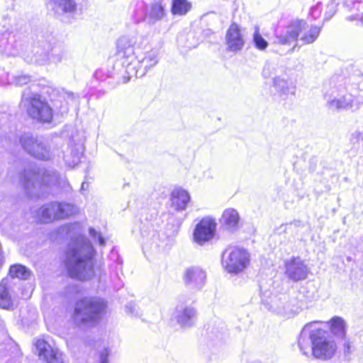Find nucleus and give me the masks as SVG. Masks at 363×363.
Listing matches in <instances>:
<instances>
[{
  "mask_svg": "<svg viewBox=\"0 0 363 363\" xmlns=\"http://www.w3.org/2000/svg\"><path fill=\"white\" fill-rule=\"evenodd\" d=\"M327 106L333 111H356L363 105V76L349 79L333 77L324 93Z\"/></svg>",
  "mask_w": 363,
  "mask_h": 363,
  "instance_id": "1",
  "label": "nucleus"
},
{
  "mask_svg": "<svg viewBox=\"0 0 363 363\" xmlns=\"http://www.w3.org/2000/svg\"><path fill=\"white\" fill-rule=\"evenodd\" d=\"M138 36L130 35L121 37L117 42V57L125 68L126 73L131 77H141L159 62V51L152 49L143 57L135 56V46Z\"/></svg>",
  "mask_w": 363,
  "mask_h": 363,
  "instance_id": "2",
  "label": "nucleus"
},
{
  "mask_svg": "<svg viewBox=\"0 0 363 363\" xmlns=\"http://www.w3.org/2000/svg\"><path fill=\"white\" fill-rule=\"evenodd\" d=\"M320 323L314 321L303 327L298 338V347L306 356L312 354L318 359H330L337 352V345L328 332L318 326Z\"/></svg>",
  "mask_w": 363,
  "mask_h": 363,
  "instance_id": "3",
  "label": "nucleus"
},
{
  "mask_svg": "<svg viewBox=\"0 0 363 363\" xmlns=\"http://www.w3.org/2000/svg\"><path fill=\"white\" fill-rule=\"evenodd\" d=\"M21 182L31 196H40L48 189H59L69 191L71 186L65 174L52 168L36 169L29 167L24 170Z\"/></svg>",
  "mask_w": 363,
  "mask_h": 363,
  "instance_id": "4",
  "label": "nucleus"
},
{
  "mask_svg": "<svg viewBox=\"0 0 363 363\" xmlns=\"http://www.w3.org/2000/svg\"><path fill=\"white\" fill-rule=\"evenodd\" d=\"M94 248L84 237L78 238L67 250L65 265L68 275L78 280H86L93 277Z\"/></svg>",
  "mask_w": 363,
  "mask_h": 363,
  "instance_id": "5",
  "label": "nucleus"
},
{
  "mask_svg": "<svg viewBox=\"0 0 363 363\" xmlns=\"http://www.w3.org/2000/svg\"><path fill=\"white\" fill-rule=\"evenodd\" d=\"M106 303L99 297H84L75 305L73 314L74 322L79 326L94 325L101 318Z\"/></svg>",
  "mask_w": 363,
  "mask_h": 363,
  "instance_id": "6",
  "label": "nucleus"
},
{
  "mask_svg": "<svg viewBox=\"0 0 363 363\" xmlns=\"http://www.w3.org/2000/svg\"><path fill=\"white\" fill-rule=\"evenodd\" d=\"M21 106L33 119L41 123H49L52 119V109L40 95L24 91L21 96Z\"/></svg>",
  "mask_w": 363,
  "mask_h": 363,
  "instance_id": "7",
  "label": "nucleus"
},
{
  "mask_svg": "<svg viewBox=\"0 0 363 363\" xmlns=\"http://www.w3.org/2000/svg\"><path fill=\"white\" fill-rule=\"evenodd\" d=\"M19 142L23 149L36 160L50 161L55 157V149L48 140L26 133L21 135Z\"/></svg>",
  "mask_w": 363,
  "mask_h": 363,
  "instance_id": "8",
  "label": "nucleus"
},
{
  "mask_svg": "<svg viewBox=\"0 0 363 363\" xmlns=\"http://www.w3.org/2000/svg\"><path fill=\"white\" fill-rule=\"evenodd\" d=\"M250 263V255L243 248L230 247L222 255V265L228 273L238 274L245 269Z\"/></svg>",
  "mask_w": 363,
  "mask_h": 363,
  "instance_id": "9",
  "label": "nucleus"
},
{
  "mask_svg": "<svg viewBox=\"0 0 363 363\" xmlns=\"http://www.w3.org/2000/svg\"><path fill=\"white\" fill-rule=\"evenodd\" d=\"M306 26V22L303 20L292 21L283 30L276 31L274 43L279 45H290L292 43L297 41L298 37Z\"/></svg>",
  "mask_w": 363,
  "mask_h": 363,
  "instance_id": "10",
  "label": "nucleus"
},
{
  "mask_svg": "<svg viewBox=\"0 0 363 363\" xmlns=\"http://www.w3.org/2000/svg\"><path fill=\"white\" fill-rule=\"evenodd\" d=\"M4 24L0 26V52L8 55H16L18 53V44L13 34L14 28L5 19Z\"/></svg>",
  "mask_w": 363,
  "mask_h": 363,
  "instance_id": "11",
  "label": "nucleus"
},
{
  "mask_svg": "<svg viewBox=\"0 0 363 363\" xmlns=\"http://www.w3.org/2000/svg\"><path fill=\"white\" fill-rule=\"evenodd\" d=\"M217 223L211 217L203 218L195 227L193 238L195 242L200 245L210 241L215 236Z\"/></svg>",
  "mask_w": 363,
  "mask_h": 363,
  "instance_id": "12",
  "label": "nucleus"
},
{
  "mask_svg": "<svg viewBox=\"0 0 363 363\" xmlns=\"http://www.w3.org/2000/svg\"><path fill=\"white\" fill-rule=\"evenodd\" d=\"M269 309L277 315L283 317H291L297 311L295 300H291L288 294H281L274 297L270 303Z\"/></svg>",
  "mask_w": 363,
  "mask_h": 363,
  "instance_id": "13",
  "label": "nucleus"
},
{
  "mask_svg": "<svg viewBox=\"0 0 363 363\" xmlns=\"http://www.w3.org/2000/svg\"><path fill=\"white\" fill-rule=\"evenodd\" d=\"M50 43L39 41L24 54L25 60L29 63L44 65L50 63Z\"/></svg>",
  "mask_w": 363,
  "mask_h": 363,
  "instance_id": "14",
  "label": "nucleus"
},
{
  "mask_svg": "<svg viewBox=\"0 0 363 363\" xmlns=\"http://www.w3.org/2000/svg\"><path fill=\"white\" fill-rule=\"evenodd\" d=\"M309 269L299 257H293L285 262V274L293 281H299L307 278Z\"/></svg>",
  "mask_w": 363,
  "mask_h": 363,
  "instance_id": "15",
  "label": "nucleus"
},
{
  "mask_svg": "<svg viewBox=\"0 0 363 363\" xmlns=\"http://www.w3.org/2000/svg\"><path fill=\"white\" fill-rule=\"evenodd\" d=\"M225 44L227 50L232 52H238L243 49L245 40L241 28L237 23H233L228 28L225 34Z\"/></svg>",
  "mask_w": 363,
  "mask_h": 363,
  "instance_id": "16",
  "label": "nucleus"
},
{
  "mask_svg": "<svg viewBox=\"0 0 363 363\" xmlns=\"http://www.w3.org/2000/svg\"><path fill=\"white\" fill-rule=\"evenodd\" d=\"M183 279L189 289L200 290L206 283V273L199 267H191L185 270Z\"/></svg>",
  "mask_w": 363,
  "mask_h": 363,
  "instance_id": "17",
  "label": "nucleus"
},
{
  "mask_svg": "<svg viewBox=\"0 0 363 363\" xmlns=\"http://www.w3.org/2000/svg\"><path fill=\"white\" fill-rule=\"evenodd\" d=\"M35 346L40 358L45 360L47 363H64L62 353L57 349H53L44 340H38Z\"/></svg>",
  "mask_w": 363,
  "mask_h": 363,
  "instance_id": "18",
  "label": "nucleus"
},
{
  "mask_svg": "<svg viewBox=\"0 0 363 363\" xmlns=\"http://www.w3.org/2000/svg\"><path fill=\"white\" fill-rule=\"evenodd\" d=\"M172 317L181 327L189 328L194 323L196 311L192 306L181 303L176 306Z\"/></svg>",
  "mask_w": 363,
  "mask_h": 363,
  "instance_id": "19",
  "label": "nucleus"
},
{
  "mask_svg": "<svg viewBox=\"0 0 363 363\" xmlns=\"http://www.w3.org/2000/svg\"><path fill=\"white\" fill-rule=\"evenodd\" d=\"M52 9L59 16H73L77 11L74 0H50Z\"/></svg>",
  "mask_w": 363,
  "mask_h": 363,
  "instance_id": "20",
  "label": "nucleus"
},
{
  "mask_svg": "<svg viewBox=\"0 0 363 363\" xmlns=\"http://www.w3.org/2000/svg\"><path fill=\"white\" fill-rule=\"evenodd\" d=\"M83 147L79 145H68L65 150H62V158L65 164L69 167H74L79 164L82 155Z\"/></svg>",
  "mask_w": 363,
  "mask_h": 363,
  "instance_id": "21",
  "label": "nucleus"
},
{
  "mask_svg": "<svg viewBox=\"0 0 363 363\" xmlns=\"http://www.w3.org/2000/svg\"><path fill=\"white\" fill-rule=\"evenodd\" d=\"M272 88L274 89L275 94L281 99H286L289 95L294 96L296 92V87L292 84L280 76L273 78Z\"/></svg>",
  "mask_w": 363,
  "mask_h": 363,
  "instance_id": "22",
  "label": "nucleus"
},
{
  "mask_svg": "<svg viewBox=\"0 0 363 363\" xmlns=\"http://www.w3.org/2000/svg\"><path fill=\"white\" fill-rule=\"evenodd\" d=\"M220 223L224 228L230 231H235L239 227L240 216L233 208L225 209L222 215Z\"/></svg>",
  "mask_w": 363,
  "mask_h": 363,
  "instance_id": "23",
  "label": "nucleus"
},
{
  "mask_svg": "<svg viewBox=\"0 0 363 363\" xmlns=\"http://www.w3.org/2000/svg\"><path fill=\"white\" fill-rule=\"evenodd\" d=\"M190 201L189 193L182 189H174L172 193V204L177 211L185 210Z\"/></svg>",
  "mask_w": 363,
  "mask_h": 363,
  "instance_id": "24",
  "label": "nucleus"
},
{
  "mask_svg": "<svg viewBox=\"0 0 363 363\" xmlns=\"http://www.w3.org/2000/svg\"><path fill=\"white\" fill-rule=\"evenodd\" d=\"M57 202H51L45 204L39 208L38 216L42 223H48L57 219Z\"/></svg>",
  "mask_w": 363,
  "mask_h": 363,
  "instance_id": "25",
  "label": "nucleus"
},
{
  "mask_svg": "<svg viewBox=\"0 0 363 363\" xmlns=\"http://www.w3.org/2000/svg\"><path fill=\"white\" fill-rule=\"evenodd\" d=\"M74 100V95L72 93L63 92L57 99L52 100L53 106L61 113L68 111V106L70 102Z\"/></svg>",
  "mask_w": 363,
  "mask_h": 363,
  "instance_id": "26",
  "label": "nucleus"
},
{
  "mask_svg": "<svg viewBox=\"0 0 363 363\" xmlns=\"http://www.w3.org/2000/svg\"><path fill=\"white\" fill-rule=\"evenodd\" d=\"M321 27L317 26H311L308 28V24L300 33V40L303 44L313 43L319 36Z\"/></svg>",
  "mask_w": 363,
  "mask_h": 363,
  "instance_id": "27",
  "label": "nucleus"
},
{
  "mask_svg": "<svg viewBox=\"0 0 363 363\" xmlns=\"http://www.w3.org/2000/svg\"><path fill=\"white\" fill-rule=\"evenodd\" d=\"M164 7L161 3H154L147 14V18L150 23L155 24L156 22L161 21L165 16Z\"/></svg>",
  "mask_w": 363,
  "mask_h": 363,
  "instance_id": "28",
  "label": "nucleus"
},
{
  "mask_svg": "<svg viewBox=\"0 0 363 363\" xmlns=\"http://www.w3.org/2000/svg\"><path fill=\"white\" fill-rule=\"evenodd\" d=\"M57 219L61 220L75 215L79 212L78 208L72 203L66 202H57Z\"/></svg>",
  "mask_w": 363,
  "mask_h": 363,
  "instance_id": "29",
  "label": "nucleus"
},
{
  "mask_svg": "<svg viewBox=\"0 0 363 363\" xmlns=\"http://www.w3.org/2000/svg\"><path fill=\"white\" fill-rule=\"evenodd\" d=\"M66 55L65 45L60 43H50V63L60 62Z\"/></svg>",
  "mask_w": 363,
  "mask_h": 363,
  "instance_id": "30",
  "label": "nucleus"
},
{
  "mask_svg": "<svg viewBox=\"0 0 363 363\" xmlns=\"http://www.w3.org/2000/svg\"><path fill=\"white\" fill-rule=\"evenodd\" d=\"M12 306L13 303L6 283L2 281L0 283V307L9 310L11 308Z\"/></svg>",
  "mask_w": 363,
  "mask_h": 363,
  "instance_id": "31",
  "label": "nucleus"
},
{
  "mask_svg": "<svg viewBox=\"0 0 363 363\" xmlns=\"http://www.w3.org/2000/svg\"><path fill=\"white\" fill-rule=\"evenodd\" d=\"M329 324L331 332L334 335L340 337H343L345 335V323L342 318L333 317Z\"/></svg>",
  "mask_w": 363,
  "mask_h": 363,
  "instance_id": "32",
  "label": "nucleus"
},
{
  "mask_svg": "<svg viewBox=\"0 0 363 363\" xmlns=\"http://www.w3.org/2000/svg\"><path fill=\"white\" fill-rule=\"evenodd\" d=\"M9 274L13 278L26 280L30 277L31 272L21 264H14L10 267Z\"/></svg>",
  "mask_w": 363,
  "mask_h": 363,
  "instance_id": "33",
  "label": "nucleus"
},
{
  "mask_svg": "<svg viewBox=\"0 0 363 363\" xmlns=\"http://www.w3.org/2000/svg\"><path fill=\"white\" fill-rule=\"evenodd\" d=\"M252 43L255 48L259 51H265L269 46V43L261 35L258 26L255 27L252 34Z\"/></svg>",
  "mask_w": 363,
  "mask_h": 363,
  "instance_id": "34",
  "label": "nucleus"
},
{
  "mask_svg": "<svg viewBox=\"0 0 363 363\" xmlns=\"http://www.w3.org/2000/svg\"><path fill=\"white\" fill-rule=\"evenodd\" d=\"M191 5L186 0H173L172 12L174 15H184L190 9Z\"/></svg>",
  "mask_w": 363,
  "mask_h": 363,
  "instance_id": "35",
  "label": "nucleus"
},
{
  "mask_svg": "<svg viewBox=\"0 0 363 363\" xmlns=\"http://www.w3.org/2000/svg\"><path fill=\"white\" fill-rule=\"evenodd\" d=\"M8 82L16 86H23L30 82V77L26 74H8Z\"/></svg>",
  "mask_w": 363,
  "mask_h": 363,
  "instance_id": "36",
  "label": "nucleus"
},
{
  "mask_svg": "<svg viewBox=\"0 0 363 363\" xmlns=\"http://www.w3.org/2000/svg\"><path fill=\"white\" fill-rule=\"evenodd\" d=\"M340 0H331L327 5L324 14V21L330 20L335 13Z\"/></svg>",
  "mask_w": 363,
  "mask_h": 363,
  "instance_id": "37",
  "label": "nucleus"
},
{
  "mask_svg": "<svg viewBox=\"0 0 363 363\" xmlns=\"http://www.w3.org/2000/svg\"><path fill=\"white\" fill-rule=\"evenodd\" d=\"M343 5L350 11H360L363 7V3L360 0H343Z\"/></svg>",
  "mask_w": 363,
  "mask_h": 363,
  "instance_id": "38",
  "label": "nucleus"
},
{
  "mask_svg": "<svg viewBox=\"0 0 363 363\" xmlns=\"http://www.w3.org/2000/svg\"><path fill=\"white\" fill-rule=\"evenodd\" d=\"M322 3L317 1L315 5L312 6L310 10V15L313 19H317L320 16L322 12Z\"/></svg>",
  "mask_w": 363,
  "mask_h": 363,
  "instance_id": "39",
  "label": "nucleus"
},
{
  "mask_svg": "<svg viewBox=\"0 0 363 363\" xmlns=\"http://www.w3.org/2000/svg\"><path fill=\"white\" fill-rule=\"evenodd\" d=\"M354 347L349 340H345L344 344H343V352H344V357L347 360L351 359V354L353 352Z\"/></svg>",
  "mask_w": 363,
  "mask_h": 363,
  "instance_id": "40",
  "label": "nucleus"
},
{
  "mask_svg": "<svg viewBox=\"0 0 363 363\" xmlns=\"http://www.w3.org/2000/svg\"><path fill=\"white\" fill-rule=\"evenodd\" d=\"M277 73V68L274 65L266 64L263 69V76L266 78L272 77L273 74Z\"/></svg>",
  "mask_w": 363,
  "mask_h": 363,
  "instance_id": "41",
  "label": "nucleus"
},
{
  "mask_svg": "<svg viewBox=\"0 0 363 363\" xmlns=\"http://www.w3.org/2000/svg\"><path fill=\"white\" fill-rule=\"evenodd\" d=\"M89 235L95 240H98L100 245H105V240L101 236V233L96 232L94 228H89Z\"/></svg>",
  "mask_w": 363,
  "mask_h": 363,
  "instance_id": "42",
  "label": "nucleus"
},
{
  "mask_svg": "<svg viewBox=\"0 0 363 363\" xmlns=\"http://www.w3.org/2000/svg\"><path fill=\"white\" fill-rule=\"evenodd\" d=\"M109 351L106 347L99 351V363H108Z\"/></svg>",
  "mask_w": 363,
  "mask_h": 363,
  "instance_id": "43",
  "label": "nucleus"
},
{
  "mask_svg": "<svg viewBox=\"0 0 363 363\" xmlns=\"http://www.w3.org/2000/svg\"><path fill=\"white\" fill-rule=\"evenodd\" d=\"M125 312L131 315H138L139 313L137 306L133 303H129L125 306Z\"/></svg>",
  "mask_w": 363,
  "mask_h": 363,
  "instance_id": "44",
  "label": "nucleus"
},
{
  "mask_svg": "<svg viewBox=\"0 0 363 363\" xmlns=\"http://www.w3.org/2000/svg\"><path fill=\"white\" fill-rule=\"evenodd\" d=\"M301 226H302V223L300 220H294L286 225L285 230H289L293 228H299Z\"/></svg>",
  "mask_w": 363,
  "mask_h": 363,
  "instance_id": "45",
  "label": "nucleus"
},
{
  "mask_svg": "<svg viewBox=\"0 0 363 363\" xmlns=\"http://www.w3.org/2000/svg\"><path fill=\"white\" fill-rule=\"evenodd\" d=\"M350 21L360 20L363 23V12L362 13H355L348 17Z\"/></svg>",
  "mask_w": 363,
  "mask_h": 363,
  "instance_id": "46",
  "label": "nucleus"
},
{
  "mask_svg": "<svg viewBox=\"0 0 363 363\" xmlns=\"http://www.w3.org/2000/svg\"><path fill=\"white\" fill-rule=\"evenodd\" d=\"M356 135H357V138L359 139V140H363V130L362 131H360V130H358L355 133Z\"/></svg>",
  "mask_w": 363,
  "mask_h": 363,
  "instance_id": "47",
  "label": "nucleus"
},
{
  "mask_svg": "<svg viewBox=\"0 0 363 363\" xmlns=\"http://www.w3.org/2000/svg\"><path fill=\"white\" fill-rule=\"evenodd\" d=\"M14 1H15V0H11V5H10L11 9H13L14 8Z\"/></svg>",
  "mask_w": 363,
  "mask_h": 363,
  "instance_id": "48",
  "label": "nucleus"
},
{
  "mask_svg": "<svg viewBox=\"0 0 363 363\" xmlns=\"http://www.w3.org/2000/svg\"><path fill=\"white\" fill-rule=\"evenodd\" d=\"M85 185H86V183L85 182H83L82 184V190H84L85 189Z\"/></svg>",
  "mask_w": 363,
  "mask_h": 363,
  "instance_id": "49",
  "label": "nucleus"
}]
</instances>
